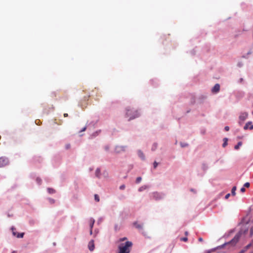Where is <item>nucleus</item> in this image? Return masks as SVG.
Instances as JSON below:
<instances>
[{
	"instance_id": "obj_29",
	"label": "nucleus",
	"mask_w": 253,
	"mask_h": 253,
	"mask_svg": "<svg viewBox=\"0 0 253 253\" xmlns=\"http://www.w3.org/2000/svg\"><path fill=\"white\" fill-rule=\"evenodd\" d=\"M36 181L39 184H41L42 182V180L40 178H37L36 179Z\"/></svg>"
},
{
	"instance_id": "obj_31",
	"label": "nucleus",
	"mask_w": 253,
	"mask_h": 253,
	"mask_svg": "<svg viewBox=\"0 0 253 253\" xmlns=\"http://www.w3.org/2000/svg\"><path fill=\"white\" fill-rule=\"evenodd\" d=\"M65 147H66V149H69L70 148V144H66L65 146Z\"/></svg>"
},
{
	"instance_id": "obj_46",
	"label": "nucleus",
	"mask_w": 253,
	"mask_h": 253,
	"mask_svg": "<svg viewBox=\"0 0 253 253\" xmlns=\"http://www.w3.org/2000/svg\"><path fill=\"white\" fill-rule=\"evenodd\" d=\"M247 231H248V230H247H247H245V231H244V233H246V232H247Z\"/></svg>"
},
{
	"instance_id": "obj_26",
	"label": "nucleus",
	"mask_w": 253,
	"mask_h": 253,
	"mask_svg": "<svg viewBox=\"0 0 253 253\" xmlns=\"http://www.w3.org/2000/svg\"><path fill=\"white\" fill-rule=\"evenodd\" d=\"M158 163L157 162L155 161L153 163L154 168L156 169L157 168V167L158 166Z\"/></svg>"
},
{
	"instance_id": "obj_37",
	"label": "nucleus",
	"mask_w": 253,
	"mask_h": 253,
	"mask_svg": "<svg viewBox=\"0 0 253 253\" xmlns=\"http://www.w3.org/2000/svg\"><path fill=\"white\" fill-rule=\"evenodd\" d=\"M86 126H85V127H84V128L81 130V131H85V130H86Z\"/></svg>"
},
{
	"instance_id": "obj_9",
	"label": "nucleus",
	"mask_w": 253,
	"mask_h": 253,
	"mask_svg": "<svg viewBox=\"0 0 253 253\" xmlns=\"http://www.w3.org/2000/svg\"><path fill=\"white\" fill-rule=\"evenodd\" d=\"M153 196L154 199H155L156 200H159V199H161L162 198V196L161 195V194H160V193H159L158 192L153 193Z\"/></svg>"
},
{
	"instance_id": "obj_12",
	"label": "nucleus",
	"mask_w": 253,
	"mask_h": 253,
	"mask_svg": "<svg viewBox=\"0 0 253 253\" xmlns=\"http://www.w3.org/2000/svg\"><path fill=\"white\" fill-rule=\"evenodd\" d=\"M138 156L140 158H141L142 160H145L144 154H143V153L141 150H139L138 151Z\"/></svg>"
},
{
	"instance_id": "obj_38",
	"label": "nucleus",
	"mask_w": 253,
	"mask_h": 253,
	"mask_svg": "<svg viewBox=\"0 0 253 253\" xmlns=\"http://www.w3.org/2000/svg\"><path fill=\"white\" fill-rule=\"evenodd\" d=\"M105 150H106V151H108V150H109V146H106V147H105Z\"/></svg>"
},
{
	"instance_id": "obj_5",
	"label": "nucleus",
	"mask_w": 253,
	"mask_h": 253,
	"mask_svg": "<svg viewBox=\"0 0 253 253\" xmlns=\"http://www.w3.org/2000/svg\"><path fill=\"white\" fill-rule=\"evenodd\" d=\"M248 114L247 112H243L239 116V123H243L248 118Z\"/></svg>"
},
{
	"instance_id": "obj_15",
	"label": "nucleus",
	"mask_w": 253,
	"mask_h": 253,
	"mask_svg": "<svg viewBox=\"0 0 253 253\" xmlns=\"http://www.w3.org/2000/svg\"><path fill=\"white\" fill-rule=\"evenodd\" d=\"M47 191L49 194H53L55 193V190L54 189L51 188H47Z\"/></svg>"
},
{
	"instance_id": "obj_14",
	"label": "nucleus",
	"mask_w": 253,
	"mask_h": 253,
	"mask_svg": "<svg viewBox=\"0 0 253 253\" xmlns=\"http://www.w3.org/2000/svg\"><path fill=\"white\" fill-rule=\"evenodd\" d=\"M134 225L135 226L136 228H137L139 229H142V225L140 224H138L136 222L134 223Z\"/></svg>"
},
{
	"instance_id": "obj_42",
	"label": "nucleus",
	"mask_w": 253,
	"mask_h": 253,
	"mask_svg": "<svg viewBox=\"0 0 253 253\" xmlns=\"http://www.w3.org/2000/svg\"><path fill=\"white\" fill-rule=\"evenodd\" d=\"M92 233V229H90V234L91 235Z\"/></svg>"
},
{
	"instance_id": "obj_40",
	"label": "nucleus",
	"mask_w": 253,
	"mask_h": 253,
	"mask_svg": "<svg viewBox=\"0 0 253 253\" xmlns=\"http://www.w3.org/2000/svg\"><path fill=\"white\" fill-rule=\"evenodd\" d=\"M187 145H187V144H181V146H182V147H185V146H187Z\"/></svg>"
},
{
	"instance_id": "obj_32",
	"label": "nucleus",
	"mask_w": 253,
	"mask_h": 253,
	"mask_svg": "<svg viewBox=\"0 0 253 253\" xmlns=\"http://www.w3.org/2000/svg\"><path fill=\"white\" fill-rule=\"evenodd\" d=\"M126 239H127V238H126V237H124V238H121V239H120V242L124 241H125V240H126Z\"/></svg>"
},
{
	"instance_id": "obj_39",
	"label": "nucleus",
	"mask_w": 253,
	"mask_h": 253,
	"mask_svg": "<svg viewBox=\"0 0 253 253\" xmlns=\"http://www.w3.org/2000/svg\"><path fill=\"white\" fill-rule=\"evenodd\" d=\"M68 115L67 113H64V117H68Z\"/></svg>"
},
{
	"instance_id": "obj_2",
	"label": "nucleus",
	"mask_w": 253,
	"mask_h": 253,
	"mask_svg": "<svg viewBox=\"0 0 253 253\" xmlns=\"http://www.w3.org/2000/svg\"><path fill=\"white\" fill-rule=\"evenodd\" d=\"M126 117H129V120L133 119L139 116V114L137 110L128 107L126 108Z\"/></svg>"
},
{
	"instance_id": "obj_35",
	"label": "nucleus",
	"mask_w": 253,
	"mask_h": 253,
	"mask_svg": "<svg viewBox=\"0 0 253 253\" xmlns=\"http://www.w3.org/2000/svg\"><path fill=\"white\" fill-rule=\"evenodd\" d=\"M224 129H225V130L226 131H228V130H229V126H226L225 127Z\"/></svg>"
},
{
	"instance_id": "obj_18",
	"label": "nucleus",
	"mask_w": 253,
	"mask_h": 253,
	"mask_svg": "<svg viewBox=\"0 0 253 253\" xmlns=\"http://www.w3.org/2000/svg\"><path fill=\"white\" fill-rule=\"evenodd\" d=\"M223 141H224V142L222 144V146H223V147H225L227 145L228 139L227 138H224L223 139Z\"/></svg>"
},
{
	"instance_id": "obj_25",
	"label": "nucleus",
	"mask_w": 253,
	"mask_h": 253,
	"mask_svg": "<svg viewBox=\"0 0 253 253\" xmlns=\"http://www.w3.org/2000/svg\"><path fill=\"white\" fill-rule=\"evenodd\" d=\"M244 187L249 188L250 186V183L249 182H246L244 184Z\"/></svg>"
},
{
	"instance_id": "obj_33",
	"label": "nucleus",
	"mask_w": 253,
	"mask_h": 253,
	"mask_svg": "<svg viewBox=\"0 0 253 253\" xmlns=\"http://www.w3.org/2000/svg\"><path fill=\"white\" fill-rule=\"evenodd\" d=\"M252 246V244H249V245H248L246 247V249H248L250 248V247Z\"/></svg>"
},
{
	"instance_id": "obj_44",
	"label": "nucleus",
	"mask_w": 253,
	"mask_h": 253,
	"mask_svg": "<svg viewBox=\"0 0 253 253\" xmlns=\"http://www.w3.org/2000/svg\"><path fill=\"white\" fill-rule=\"evenodd\" d=\"M240 80V82H242L243 81V79L242 78H241Z\"/></svg>"
},
{
	"instance_id": "obj_34",
	"label": "nucleus",
	"mask_w": 253,
	"mask_h": 253,
	"mask_svg": "<svg viewBox=\"0 0 253 253\" xmlns=\"http://www.w3.org/2000/svg\"><path fill=\"white\" fill-rule=\"evenodd\" d=\"M240 190H241V191L242 192H243H243H245V191H246L245 188L244 187H242V188H241V189H240Z\"/></svg>"
},
{
	"instance_id": "obj_17",
	"label": "nucleus",
	"mask_w": 253,
	"mask_h": 253,
	"mask_svg": "<svg viewBox=\"0 0 253 253\" xmlns=\"http://www.w3.org/2000/svg\"><path fill=\"white\" fill-rule=\"evenodd\" d=\"M94 220L91 219L89 221V226H90V229H92L93 225H94Z\"/></svg>"
},
{
	"instance_id": "obj_28",
	"label": "nucleus",
	"mask_w": 253,
	"mask_h": 253,
	"mask_svg": "<svg viewBox=\"0 0 253 253\" xmlns=\"http://www.w3.org/2000/svg\"><path fill=\"white\" fill-rule=\"evenodd\" d=\"M145 188H146L145 186H142V187H140L139 188L138 190H139V191H142V190H143Z\"/></svg>"
},
{
	"instance_id": "obj_7",
	"label": "nucleus",
	"mask_w": 253,
	"mask_h": 253,
	"mask_svg": "<svg viewBox=\"0 0 253 253\" xmlns=\"http://www.w3.org/2000/svg\"><path fill=\"white\" fill-rule=\"evenodd\" d=\"M249 128L250 129L252 130L253 129V125H252V123L251 122H249L244 127V129L246 130Z\"/></svg>"
},
{
	"instance_id": "obj_30",
	"label": "nucleus",
	"mask_w": 253,
	"mask_h": 253,
	"mask_svg": "<svg viewBox=\"0 0 253 253\" xmlns=\"http://www.w3.org/2000/svg\"><path fill=\"white\" fill-rule=\"evenodd\" d=\"M49 202L51 203V204H53L55 202V200L54 199H49Z\"/></svg>"
},
{
	"instance_id": "obj_20",
	"label": "nucleus",
	"mask_w": 253,
	"mask_h": 253,
	"mask_svg": "<svg viewBox=\"0 0 253 253\" xmlns=\"http://www.w3.org/2000/svg\"><path fill=\"white\" fill-rule=\"evenodd\" d=\"M94 199L95 200L98 202L99 201V196L97 194H95L94 195Z\"/></svg>"
},
{
	"instance_id": "obj_22",
	"label": "nucleus",
	"mask_w": 253,
	"mask_h": 253,
	"mask_svg": "<svg viewBox=\"0 0 253 253\" xmlns=\"http://www.w3.org/2000/svg\"><path fill=\"white\" fill-rule=\"evenodd\" d=\"M141 177H138L136 179V183H139L141 181Z\"/></svg>"
},
{
	"instance_id": "obj_10",
	"label": "nucleus",
	"mask_w": 253,
	"mask_h": 253,
	"mask_svg": "<svg viewBox=\"0 0 253 253\" xmlns=\"http://www.w3.org/2000/svg\"><path fill=\"white\" fill-rule=\"evenodd\" d=\"M88 247L89 250L90 251H92L94 249V241L91 240L89 243L88 245Z\"/></svg>"
},
{
	"instance_id": "obj_8",
	"label": "nucleus",
	"mask_w": 253,
	"mask_h": 253,
	"mask_svg": "<svg viewBox=\"0 0 253 253\" xmlns=\"http://www.w3.org/2000/svg\"><path fill=\"white\" fill-rule=\"evenodd\" d=\"M126 148V146H117L116 147L115 151L117 153H120L122 151H125Z\"/></svg>"
},
{
	"instance_id": "obj_13",
	"label": "nucleus",
	"mask_w": 253,
	"mask_h": 253,
	"mask_svg": "<svg viewBox=\"0 0 253 253\" xmlns=\"http://www.w3.org/2000/svg\"><path fill=\"white\" fill-rule=\"evenodd\" d=\"M101 174L100 169L97 168L95 170V175L96 177L99 178Z\"/></svg>"
},
{
	"instance_id": "obj_41",
	"label": "nucleus",
	"mask_w": 253,
	"mask_h": 253,
	"mask_svg": "<svg viewBox=\"0 0 253 253\" xmlns=\"http://www.w3.org/2000/svg\"><path fill=\"white\" fill-rule=\"evenodd\" d=\"M199 241L200 242H202V241H203V239H202V238H199Z\"/></svg>"
},
{
	"instance_id": "obj_6",
	"label": "nucleus",
	"mask_w": 253,
	"mask_h": 253,
	"mask_svg": "<svg viewBox=\"0 0 253 253\" xmlns=\"http://www.w3.org/2000/svg\"><path fill=\"white\" fill-rule=\"evenodd\" d=\"M11 230H12V234L14 236H16L17 238H22L24 236V233H17L15 230V228H14V227H12L11 228Z\"/></svg>"
},
{
	"instance_id": "obj_4",
	"label": "nucleus",
	"mask_w": 253,
	"mask_h": 253,
	"mask_svg": "<svg viewBox=\"0 0 253 253\" xmlns=\"http://www.w3.org/2000/svg\"><path fill=\"white\" fill-rule=\"evenodd\" d=\"M9 163L8 159L4 157L0 158V168L4 167L7 166Z\"/></svg>"
},
{
	"instance_id": "obj_21",
	"label": "nucleus",
	"mask_w": 253,
	"mask_h": 253,
	"mask_svg": "<svg viewBox=\"0 0 253 253\" xmlns=\"http://www.w3.org/2000/svg\"><path fill=\"white\" fill-rule=\"evenodd\" d=\"M157 145L156 144H154L152 146V151H155L156 148H157Z\"/></svg>"
},
{
	"instance_id": "obj_16",
	"label": "nucleus",
	"mask_w": 253,
	"mask_h": 253,
	"mask_svg": "<svg viewBox=\"0 0 253 253\" xmlns=\"http://www.w3.org/2000/svg\"><path fill=\"white\" fill-rule=\"evenodd\" d=\"M236 186L233 187L231 190V193L233 196H235L236 195Z\"/></svg>"
},
{
	"instance_id": "obj_43",
	"label": "nucleus",
	"mask_w": 253,
	"mask_h": 253,
	"mask_svg": "<svg viewBox=\"0 0 253 253\" xmlns=\"http://www.w3.org/2000/svg\"><path fill=\"white\" fill-rule=\"evenodd\" d=\"M188 232H187V231H186V232H185V234L186 236H187V235H188Z\"/></svg>"
},
{
	"instance_id": "obj_24",
	"label": "nucleus",
	"mask_w": 253,
	"mask_h": 253,
	"mask_svg": "<svg viewBox=\"0 0 253 253\" xmlns=\"http://www.w3.org/2000/svg\"><path fill=\"white\" fill-rule=\"evenodd\" d=\"M125 188H126V186L124 184L121 185L119 187L120 189L121 190H124L125 189Z\"/></svg>"
},
{
	"instance_id": "obj_3",
	"label": "nucleus",
	"mask_w": 253,
	"mask_h": 253,
	"mask_svg": "<svg viewBox=\"0 0 253 253\" xmlns=\"http://www.w3.org/2000/svg\"><path fill=\"white\" fill-rule=\"evenodd\" d=\"M242 234V231H239L236 235L234 236L233 239L231 240L229 242L227 243V244H231L232 246H234L236 244V243L238 242L241 235Z\"/></svg>"
},
{
	"instance_id": "obj_36",
	"label": "nucleus",
	"mask_w": 253,
	"mask_h": 253,
	"mask_svg": "<svg viewBox=\"0 0 253 253\" xmlns=\"http://www.w3.org/2000/svg\"><path fill=\"white\" fill-rule=\"evenodd\" d=\"M230 195V194H229V193H228V194H227V195H226V196H225V199H227L229 197Z\"/></svg>"
},
{
	"instance_id": "obj_47",
	"label": "nucleus",
	"mask_w": 253,
	"mask_h": 253,
	"mask_svg": "<svg viewBox=\"0 0 253 253\" xmlns=\"http://www.w3.org/2000/svg\"><path fill=\"white\" fill-rule=\"evenodd\" d=\"M252 114H253V111Z\"/></svg>"
},
{
	"instance_id": "obj_11",
	"label": "nucleus",
	"mask_w": 253,
	"mask_h": 253,
	"mask_svg": "<svg viewBox=\"0 0 253 253\" xmlns=\"http://www.w3.org/2000/svg\"><path fill=\"white\" fill-rule=\"evenodd\" d=\"M220 89V85L219 84H217L214 85L212 89V92L217 93L219 91Z\"/></svg>"
},
{
	"instance_id": "obj_45",
	"label": "nucleus",
	"mask_w": 253,
	"mask_h": 253,
	"mask_svg": "<svg viewBox=\"0 0 253 253\" xmlns=\"http://www.w3.org/2000/svg\"><path fill=\"white\" fill-rule=\"evenodd\" d=\"M11 253H17L16 251H13Z\"/></svg>"
},
{
	"instance_id": "obj_23",
	"label": "nucleus",
	"mask_w": 253,
	"mask_h": 253,
	"mask_svg": "<svg viewBox=\"0 0 253 253\" xmlns=\"http://www.w3.org/2000/svg\"><path fill=\"white\" fill-rule=\"evenodd\" d=\"M180 240L181 241L186 242L188 240V238L187 237H183V238H181L180 239Z\"/></svg>"
},
{
	"instance_id": "obj_19",
	"label": "nucleus",
	"mask_w": 253,
	"mask_h": 253,
	"mask_svg": "<svg viewBox=\"0 0 253 253\" xmlns=\"http://www.w3.org/2000/svg\"><path fill=\"white\" fill-rule=\"evenodd\" d=\"M242 142L241 141L239 142L238 143L237 145L235 146V147H234L235 149L238 150L239 148V147L242 146Z\"/></svg>"
},
{
	"instance_id": "obj_27",
	"label": "nucleus",
	"mask_w": 253,
	"mask_h": 253,
	"mask_svg": "<svg viewBox=\"0 0 253 253\" xmlns=\"http://www.w3.org/2000/svg\"><path fill=\"white\" fill-rule=\"evenodd\" d=\"M253 235V226L250 229V236L252 237Z\"/></svg>"
},
{
	"instance_id": "obj_1",
	"label": "nucleus",
	"mask_w": 253,
	"mask_h": 253,
	"mask_svg": "<svg viewBox=\"0 0 253 253\" xmlns=\"http://www.w3.org/2000/svg\"><path fill=\"white\" fill-rule=\"evenodd\" d=\"M132 243L130 241H126L125 244H121L119 246V253H129Z\"/></svg>"
}]
</instances>
